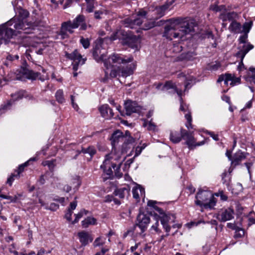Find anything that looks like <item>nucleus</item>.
Segmentation results:
<instances>
[{"label": "nucleus", "instance_id": "cd10ccee", "mask_svg": "<svg viewBox=\"0 0 255 255\" xmlns=\"http://www.w3.org/2000/svg\"><path fill=\"white\" fill-rule=\"evenodd\" d=\"M82 226L83 228H87L89 225H95L97 224V220L92 217H88L82 221Z\"/></svg>", "mask_w": 255, "mask_h": 255}, {"label": "nucleus", "instance_id": "5701e85b", "mask_svg": "<svg viewBox=\"0 0 255 255\" xmlns=\"http://www.w3.org/2000/svg\"><path fill=\"white\" fill-rule=\"evenodd\" d=\"M182 130L185 129L181 128L179 131L176 130H171L170 131L169 138L172 142L174 143H178L183 138Z\"/></svg>", "mask_w": 255, "mask_h": 255}, {"label": "nucleus", "instance_id": "473e14b6", "mask_svg": "<svg viewBox=\"0 0 255 255\" xmlns=\"http://www.w3.org/2000/svg\"><path fill=\"white\" fill-rule=\"evenodd\" d=\"M55 97L56 100L60 103H63L65 102L62 90L60 89L56 92L55 94Z\"/></svg>", "mask_w": 255, "mask_h": 255}, {"label": "nucleus", "instance_id": "a878e982", "mask_svg": "<svg viewBox=\"0 0 255 255\" xmlns=\"http://www.w3.org/2000/svg\"><path fill=\"white\" fill-rule=\"evenodd\" d=\"M152 225L149 229V232L152 234H159L161 232V229L159 228V224L157 218L155 217L153 219V223L152 222Z\"/></svg>", "mask_w": 255, "mask_h": 255}, {"label": "nucleus", "instance_id": "6ab92c4d", "mask_svg": "<svg viewBox=\"0 0 255 255\" xmlns=\"http://www.w3.org/2000/svg\"><path fill=\"white\" fill-rule=\"evenodd\" d=\"M78 236L80 242L82 246H85L88 245L89 242H92L93 238L88 232L82 231L78 233Z\"/></svg>", "mask_w": 255, "mask_h": 255}, {"label": "nucleus", "instance_id": "20e7f679", "mask_svg": "<svg viewBox=\"0 0 255 255\" xmlns=\"http://www.w3.org/2000/svg\"><path fill=\"white\" fill-rule=\"evenodd\" d=\"M124 159L125 158L121 159L120 152L112 151L106 155L105 159L100 167L103 172L108 175L107 178H109L113 175L112 168L114 169L115 176L117 177L121 178L123 174L120 171V168Z\"/></svg>", "mask_w": 255, "mask_h": 255}, {"label": "nucleus", "instance_id": "37998d69", "mask_svg": "<svg viewBox=\"0 0 255 255\" xmlns=\"http://www.w3.org/2000/svg\"><path fill=\"white\" fill-rule=\"evenodd\" d=\"M105 244V241L102 239L101 237L97 238L93 243V246L95 247H99Z\"/></svg>", "mask_w": 255, "mask_h": 255}, {"label": "nucleus", "instance_id": "b1692460", "mask_svg": "<svg viewBox=\"0 0 255 255\" xmlns=\"http://www.w3.org/2000/svg\"><path fill=\"white\" fill-rule=\"evenodd\" d=\"M67 32L72 33L73 31L68 22H65L62 24L61 31L60 32V35L61 36V38L64 39L68 37V34L67 33Z\"/></svg>", "mask_w": 255, "mask_h": 255}, {"label": "nucleus", "instance_id": "423d86ee", "mask_svg": "<svg viewBox=\"0 0 255 255\" xmlns=\"http://www.w3.org/2000/svg\"><path fill=\"white\" fill-rule=\"evenodd\" d=\"M146 12L143 10L139 11L135 15L131 18H128L125 19L126 26L131 28H135L136 26H140L144 22L147 20Z\"/></svg>", "mask_w": 255, "mask_h": 255}, {"label": "nucleus", "instance_id": "09e8293b", "mask_svg": "<svg viewBox=\"0 0 255 255\" xmlns=\"http://www.w3.org/2000/svg\"><path fill=\"white\" fill-rule=\"evenodd\" d=\"M145 146L146 145H145V144H143L142 146H137L135 148V153L134 157L138 156Z\"/></svg>", "mask_w": 255, "mask_h": 255}, {"label": "nucleus", "instance_id": "f257e3e1", "mask_svg": "<svg viewBox=\"0 0 255 255\" xmlns=\"http://www.w3.org/2000/svg\"><path fill=\"white\" fill-rule=\"evenodd\" d=\"M103 40L100 39L97 40V44L94 49L93 56L98 61H102L104 62V66L106 68L105 70V76L102 79V81L105 82L109 79L108 72L107 70L112 66V64H126L131 63L129 65L122 68H114L111 70L110 76L111 78H115L117 76L127 77L133 74L136 68V62L133 61V58L132 56H122L118 54H114L109 57L107 60L105 59L106 55L104 52H102L101 48Z\"/></svg>", "mask_w": 255, "mask_h": 255}, {"label": "nucleus", "instance_id": "a211bd4d", "mask_svg": "<svg viewBox=\"0 0 255 255\" xmlns=\"http://www.w3.org/2000/svg\"><path fill=\"white\" fill-rule=\"evenodd\" d=\"M249 153L239 150L236 152L232 159V164L234 166L239 165L243 160L247 158Z\"/></svg>", "mask_w": 255, "mask_h": 255}, {"label": "nucleus", "instance_id": "f3484780", "mask_svg": "<svg viewBox=\"0 0 255 255\" xmlns=\"http://www.w3.org/2000/svg\"><path fill=\"white\" fill-rule=\"evenodd\" d=\"M174 2V0H171L170 1L166 2L164 4L156 7L154 10V13H156L157 15L155 18H158L163 16L165 14V11L170 9V7Z\"/></svg>", "mask_w": 255, "mask_h": 255}, {"label": "nucleus", "instance_id": "39448f33", "mask_svg": "<svg viewBox=\"0 0 255 255\" xmlns=\"http://www.w3.org/2000/svg\"><path fill=\"white\" fill-rule=\"evenodd\" d=\"M195 204L199 206H204L205 208L211 209L216 203V198L212 193L208 191H200L196 196Z\"/></svg>", "mask_w": 255, "mask_h": 255}, {"label": "nucleus", "instance_id": "9d476101", "mask_svg": "<svg viewBox=\"0 0 255 255\" xmlns=\"http://www.w3.org/2000/svg\"><path fill=\"white\" fill-rule=\"evenodd\" d=\"M150 222L148 215L140 212L136 218V225L140 229L141 232H144Z\"/></svg>", "mask_w": 255, "mask_h": 255}, {"label": "nucleus", "instance_id": "0e129e2a", "mask_svg": "<svg viewBox=\"0 0 255 255\" xmlns=\"http://www.w3.org/2000/svg\"><path fill=\"white\" fill-rule=\"evenodd\" d=\"M71 102H72L73 107L74 108V109L75 110L78 111L79 109V108H78V105L77 104H75L74 102V96H72V95L71 96Z\"/></svg>", "mask_w": 255, "mask_h": 255}, {"label": "nucleus", "instance_id": "5fc2aeb1", "mask_svg": "<svg viewBox=\"0 0 255 255\" xmlns=\"http://www.w3.org/2000/svg\"><path fill=\"white\" fill-rule=\"evenodd\" d=\"M103 14V11L102 10L95 11L94 12V17L96 19H100L102 18L101 15H102Z\"/></svg>", "mask_w": 255, "mask_h": 255}, {"label": "nucleus", "instance_id": "e433bc0d", "mask_svg": "<svg viewBox=\"0 0 255 255\" xmlns=\"http://www.w3.org/2000/svg\"><path fill=\"white\" fill-rule=\"evenodd\" d=\"M128 190L125 188L118 189L115 190V194L116 196H119L121 198H124L125 195V192Z\"/></svg>", "mask_w": 255, "mask_h": 255}, {"label": "nucleus", "instance_id": "9b49d317", "mask_svg": "<svg viewBox=\"0 0 255 255\" xmlns=\"http://www.w3.org/2000/svg\"><path fill=\"white\" fill-rule=\"evenodd\" d=\"M180 100V110L185 113V118L187 120V123L185 124L186 128L188 129H192L193 128L192 125V118L191 117V113L189 111L188 106L183 103L182 98Z\"/></svg>", "mask_w": 255, "mask_h": 255}, {"label": "nucleus", "instance_id": "58836bf2", "mask_svg": "<svg viewBox=\"0 0 255 255\" xmlns=\"http://www.w3.org/2000/svg\"><path fill=\"white\" fill-rule=\"evenodd\" d=\"M55 160H46L42 162V165L44 166H47L50 170H53L55 167Z\"/></svg>", "mask_w": 255, "mask_h": 255}, {"label": "nucleus", "instance_id": "603ef678", "mask_svg": "<svg viewBox=\"0 0 255 255\" xmlns=\"http://www.w3.org/2000/svg\"><path fill=\"white\" fill-rule=\"evenodd\" d=\"M206 133L209 135H210L214 140L215 141L219 140L218 135L214 133L213 132L206 131Z\"/></svg>", "mask_w": 255, "mask_h": 255}, {"label": "nucleus", "instance_id": "79ce46f5", "mask_svg": "<svg viewBox=\"0 0 255 255\" xmlns=\"http://www.w3.org/2000/svg\"><path fill=\"white\" fill-rule=\"evenodd\" d=\"M155 201L150 200L148 201L147 205L149 207H153L155 209V210L157 211L158 213H161L162 209L159 207H157L156 205H155Z\"/></svg>", "mask_w": 255, "mask_h": 255}, {"label": "nucleus", "instance_id": "ddd939ff", "mask_svg": "<svg viewBox=\"0 0 255 255\" xmlns=\"http://www.w3.org/2000/svg\"><path fill=\"white\" fill-rule=\"evenodd\" d=\"M125 109L126 115L129 116L132 113L139 112L141 108L135 102L128 101L125 103Z\"/></svg>", "mask_w": 255, "mask_h": 255}, {"label": "nucleus", "instance_id": "052dcab7", "mask_svg": "<svg viewBox=\"0 0 255 255\" xmlns=\"http://www.w3.org/2000/svg\"><path fill=\"white\" fill-rule=\"evenodd\" d=\"M192 83H193L192 79H191L190 80H188L185 84V90H186L187 89H189L191 87V85H190L192 84Z\"/></svg>", "mask_w": 255, "mask_h": 255}, {"label": "nucleus", "instance_id": "ea45409f", "mask_svg": "<svg viewBox=\"0 0 255 255\" xmlns=\"http://www.w3.org/2000/svg\"><path fill=\"white\" fill-rule=\"evenodd\" d=\"M144 126L147 127V129L149 130H152L154 131L157 130V128L156 125L154 123L152 122L151 121L149 122L148 124H144Z\"/></svg>", "mask_w": 255, "mask_h": 255}, {"label": "nucleus", "instance_id": "680f3d73", "mask_svg": "<svg viewBox=\"0 0 255 255\" xmlns=\"http://www.w3.org/2000/svg\"><path fill=\"white\" fill-rule=\"evenodd\" d=\"M15 176L14 175H11L7 180V183L10 186H11L12 182L14 181V177Z\"/></svg>", "mask_w": 255, "mask_h": 255}, {"label": "nucleus", "instance_id": "c9c22d12", "mask_svg": "<svg viewBox=\"0 0 255 255\" xmlns=\"http://www.w3.org/2000/svg\"><path fill=\"white\" fill-rule=\"evenodd\" d=\"M176 86L174 83L170 81H167L163 86L162 90H168L170 89H175Z\"/></svg>", "mask_w": 255, "mask_h": 255}, {"label": "nucleus", "instance_id": "8fccbe9b", "mask_svg": "<svg viewBox=\"0 0 255 255\" xmlns=\"http://www.w3.org/2000/svg\"><path fill=\"white\" fill-rule=\"evenodd\" d=\"M59 208V205L54 203H52L50 205L49 207H46L45 209H49L50 210L54 211L57 210Z\"/></svg>", "mask_w": 255, "mask_h": 255}, {"label": "nucleus", "instance_id": "e2e57ef3", "mask_svg": "<svg viewBox=\"0 0 255 255\" xmlns=\"http://www.w3.org/2000/svg\"><path fill=\"white\" fill-rule=\"evenodd\" d=\"M224 7V6L223 5H221V6H215L214 7H213L212 8V9L213 10V11H215L216 12H217V11H221L222 10V9Z\"/></svg>", "mask_w": 255, "mask_h": 255}, {"label": "nucleus", "instance_id": "4468645a", "mask_svg": "<svg viewBox=\"0 0 255 255\" xmlns=\"http://www.w3.org/2000/svg\"><path fill=\"white\" fill-rule=\"evenodd\" d=\"M234 212L231 208H228L222 211L219 213L217 218L221 222H226L234 218Z\"/></svg>", "mask_w": 255, "mask_h": 255}, {"label": "nucleus", "instance_id": "69168bd1", "mask_svg": "<svg viewBox=\"0 0 255 255\" xmlns=\"http://www.w3.org/2000/svg\"><path fill=\"white\" fill-rule=\"evenodd\" d=\"M245 164L248 169L249 173L250 174H251V168L253 166V163L251 162H249V163H245Z\"/></svg>", "mask_w": 255, "mask_h": 255}, {"label": "nucleus", "instance_id": "393cba45", "mask_svg": "<svg viewBox=\"0 0 255 255\" xmlns=\"http://www.w3.org/2000/svg\"><path fill=\"white\" fill-rule=\"evenodd\" d=\"M228 29L230 31L234 33H240L242 32L241 24L237 21L231 22Z\"/></svg>", "mask_w": 255, "mask_h": 255}, {"label": "nucleus", "instance_id": "3c124183", "mask_svg": "<svg viewBox=\"0 0 255 255\" xmlns=\"http://www.w3.org/2000/svg\"><path fill=\"white\" fill-rule=\"evenodd\" d=\"M15 248L14 244L11 245L8 248L9 252L10 253L13 254V255H19L18 253L15 250Z\"/></svg>", "mask_w": 255, "mask_h": 255}, {"label": "nucleus", "instance_id": "6e6d98bb", "mask_svg": "<svg viewBox=\"0 0 255 255\" xmlns=\"http://www.w3.org/2000/svg\"><path fill=\"white\" fill-rule=\"evenodd\" d=\"M72 2V0H63L62 2L63 4L64 8H66L69 6Z\"/></svg>", "mask_w": 255, "mask_h": 255}, {"label": "nucleus", "instance_id": "aec40b11", "mask_svg": "<svg viewBox=\"0 0 255 255\" xmlns=\"http://www.w3.org/2000/svg\"><path fill=\"white\" fill-rule=\"evenodd\" d=\"M254 48V45L250 43H245L239 51L236 53V56L243 60L245 55L252 49Z\"/></svg>", "mask_w": 255, "mask_h": 255}, {"label": "nucleus", "instance_id": "bb28decb", "mask_svg": "<svg viewBox=\"0 0 255 255\" xmlns=\"http://www.w3.org/2000/svg\"><path fill=\"white\" fill-rule=\"evenodd\" d=\"M132 192L133 197L136 200H139L140 199V196H142L144 194V189L139 185H137L134 187L132 189Z\"/></svg>", "mask_w": 255, "mask_h": 255}, {"label": "nucleus", "instance_id": "c03bdc74", "mask_svg": "<svg viewBox=\"0 0 255 255\" xmlns=\"http://www.w3.org/2000/svg\"><path fill=\"white\" fill-rule=\"evenodd\" d=\"M248 76L250 78L251 80L255 83V68H250Z\"/></svg>", "mask_w": 255, "mask_h": 255}, {"label": "nucleus", "instance_id": "de8ad7c7", "mask_svg": "<svg viewBox=\"0 0 255 255\" xmlns=\"http://www.w3.org/2000/svg\"><path fill=\"white\" fill-rule=\"evenodd\" d=\"M71 184L73 186L74 189H78L80 185V182L79 178L77 177L74 178L71 183Z\"/></svg>", "mask_w": 255, "mask_h": 255}, {"label": "nucleus", "instance_id": "c756f323", "mask_svg": "<svg viewBox=\"0 0 255 255\" xmlns=\"http://www.w3.org/2000/svg\"><path fill=\"white\" fill-rule=\"evenodd\" d=\"M144 24L142 26L141 29L144 30H148L155 26V21L152 19H148L143 22Z\"/></svg>", "mask_w": 255, "mask_h": 255}, {"label": "nucleus", "instance_id": "bf43d9fd", "mask_svg": "<svg viewBox=\"0 0 255 255\" xmlns=\"http://www.w3.org/2000/svg\"><path fill=\"white\" fill-rule=\"evenodd\" d=\"M28 161L25 162L24 163L20 165L18 167V174L20 172H22L24 170L25 167L27 166L28 165Z\"/></svg>", "mask_w": 255, "mask_h": 255}, {"label": "nucleus", "instance_id": "7ed1b4c3", "mask_svg": "<svg viewBox=\"0 0 255 255\" xmlns=\"http://www.w3.org/2000/svg\"><path fill=\"white\" fill-rule=\"evenodd\" d=\"M170 24L165 27L163 36L172 40L182 39L184 36L193 30V25L187 21L181 22L179 19H171Z\"/></svg>", "mask_w": 255, "mask_h": 255}, {"label": "nucleus", "instance_id": "7c9ffc66", "mask_svg": "<svg viewBox=\"0 0 255 255\" xmlns=\"http://www.w3.org/2000/svg\"><path fill=\"white\" fill-rule=\"evenodd\" d=\"M86 3V11L88 12H92L95 8V4L96 0H85Z\"/></svg>", "mask_w": 255, "mask_h": 255}, {"label": "nucleus", "instance_id": "49530a36", "mask_svg": "<svg viewBox=\"0 0 255 255\" xmlns=\"http://www.w3.org/2000/svg\"><path fill=\"white\" fill-rule=\"evenodd\" d=\"M0 197L3 198V199H6L10 200L11 202H15L17 200V196L15 195L14 197L9 196H6L3 194H0Z\"/></svg>", "mask_w": 255, "mask_h": 255}, {"label": "nucleus", "instance_id": "c85d7f7f", "mask_svg": "<svg viewBox=\"0 0 255 255\" xmlns=\"http://www.w3.org/2000/svg\"><path fill=\"white\" fill-rule=\"evenodd\" d=\"M223 183L225 184L229 190L230 189V182L231 177L229 173L224 172L222 175Z\"/></svg>", "mask_w": 255, "mask_h": 255}, {"label": "nucleus", "instance_id": "4d7b16f0", "mask_svg": "<svg viewBox=\"0 0 255 255\" xmlns=\"http://www.w3.org/2000/svg\"><path fill=\"white\" fill-rule=\"evenodd\" d=\"M77 202L74 201L70 203V207L68 209V210L71 211L73 212L74 210H75L77 207Z\"/></svg>", "mask_w": 255, "mask_h": 255}, {"label": "nucleus", "instance_id": "338daca9", "mask_svg": "<svg viewBox=\"0 0 255 255\" xmlns=\"http://www.w3.org/2000/svg\"><path fill=\"white\" fill-rule=\"evenodd\" d=\"M72 187L69 185H65L63 188V190L66 192H69L71 190Z\"/></svg>", "mask_w": 255, "mask_h": 255}, {"label": "nucleus", "instance_id": "864d4df0", "mask_svg": "<svg viewBox=\"0 0 255 255\" xmlns=\"http://www.w3.org/2000/svg\"><path fill=\"white\" fill-rule=\"evenodd\" d=\"M248 38V34H245L243 35H242L239 38V42L240 43H244V44L246 43V40Z\"/></svg>", "mask_w": 255, "mask_h": 255}, {"label": "nucleus", "instance_id": "774afa93", "mask_svg": "<svg viewBox=\"0 0 255 255\" xmlns=\"http://www.w3.org/2000/svg\"><path fill=\"white\" fill-rule=\"evenodd\" d=\"M219 18L222 19L223 21H225L228 20L227 17V13H221L220 15Z\"/></svg>", "mask_w": 255, "mask_h": 255}, {"label": "nucleus", "instance_id": "dca6fc26", "mask_svg": "<svg viewBox=\"0 0 255 255\" xmlns=\"http://www.w3.org/2000/svg\"><path fill=\"white\" fill-rule=\"evenodd\" d=\"M99 111L101 116L105 119H111L114 116L113 110L107 104H104L99 107Z\"/></svg>", "mask_w": 255, "mask_h": 255}, {"label": "nucleus", "instance_id": "2f4dec72", "mask_svg": "<svg viewBox=\"0 0 255 255\" xmlns=\"http://www.w3.org/2000/svg\"><path fill=\"white\" fill-rule=\"evenodd\" d=\"M253 23L252 21H250L248 22H245L243 25V32L245 34H248V33L250 32L252 26H253Z\"/></svg>", "mask_w": 255, "mask_h": 255}, {"label": "nucleus", "instance_id": "a19ab883", "mask_svg": "<svg viewBox=\"0 0 255 255\" xmlns=\"http://www.w3.org/2000/svg\"><path fill=\"white\" fill-rule=\"evenodd\" d=\"M39 74L37 72H34L33 71H29L27 74L28 79L35 80L39 78Z\"/></svg>", "mask_w": 255, "mask_h": 255}, {"label": "nucleus", "instance_id": "2eb2a0df", "mask_svg": "<svg viewBox=\"0 0 255 255\" xmlns=\"http://www.w3.org/2000/svg\"><path fill=\"white\" fill-rule=\"evenodd\" d=\"M160 216L158 217V219L160 220L161 224H162L163 228L167 233L166 236H169V233L170 231L171 227L168 225V222L170 219V217L165 214L163 210L162 209L161 213H159Z\"/></svg>", "mask_w": 255, "mask_h": 255}, {"label": "nucleus", "instance_id": "f704fd0d", "mask_svg": "<svg viewBox=\"0 0 255 255\" xmlns=\"http://www.w3.org/2000/svg\"><path fill=\"white\" fill-rule=\"evenodd\" d=\"M88 212V211L85 209L81 210L78 214L75 215V219L73 221L72 223L75 224L78 222L79 219L82 218L84 215H86Z\"/></svg>", "mask_w": 255, "mask_h": 255}, {"label": "nucleus", "instance_id": "412c9836", "mask_svg": "<svg viewBox=\"0 0 255 255\" xmlns=\"http://www.w3.org/2000/svg\"><path fill=\"white\" fill-rule=\"evenodd\" d=\"M121 133H122L120 131H117L112 135V138L114 139L115 141H116V138L117 137H118L119 139H120L122 141H124V147H125V146L129 145L130 144H131L133 142H134V140L132 137L129 136L128 138L124 137L121 136Z\"/></svg>", "mask_w": 255, "mask_h": 255}, {"label": "nucleus", "instance_id": "f8f14e48", "mask_svg": "<svg viewBox=\"0 0 255 255\" xmlns=\"http://www.w3.org/2000/svg\"><path fill=\"white\" fill-rule=\"evenodd\" d=\"M72 29L77 28L80 26V29L85 30L87 28V25L85 23V16L83 15H78L73 21L67 22Z\"/></svg>", "mask_w": 255, "mask_h": 255}, {"label": "nucleus", "instance_id": "72a5a7b5", "mask_svg": "<svg viewBox=\"0 0 255 255\" xmlns=\"http://www.w3.org/2000/svg\"><path fill=\"white\" fill-rule=\"evenodd\" d=\"M82 152L83 153H88L91 157H92L96 152V149L93 146H89L88 148H83Z\"/></svg>", "mask_w": 255, "mask_h": 255}, {"label": "nucleus", "instance_id": "a18cd8bd", "mask_svg": "<svg viewBox=\"0 0 255 255\" xmlns=\"http://www.w3.org/2000/svg\"><path fill=\"white\" fill-rule=\"evenodd\" d=\"M80 43L85 49L88 48L89 47L90 41L88 38L81 37L80 39Z\"/></svg>", "mask_w": 255, "mask_h": 255}, {"label": "nucleus", "instance_id": "1a4fd4ad", "mask_svg": "<svg viewBox=\"0 0 255 255\" xmlns=\"http://www.w3.org/2000/svg\"><path fill=\"white\" fill-rule=\"evenodd\" d=\"M223 81L226 85H228V83L230 82V85L232 87L241 83V78L240 77H236L234 75L230 73H226L220 75L217 80V82L220 83Z\"/></svg>", "mask_w": 255, "mask_h": 255}, {"label": "nucleus", "instance_id": "4c0bfd02", "mask_svg": "<svg viewBox=\"0 0 255 255\" xmlns=\"http://www.w3.org/2000/svg\"><path fill=\"white\" fill-rule=\"evenodd\" d=\"M238 15L236 12H230L227 13V17L228 20L231 21H236V19L238 18Z\"/></svg>", "mask_w": 255, "mask_h": 255}, {"label": "nucleus", "instance_id": "13d9d810", "mask_svg": "<svg viewBox=\"0 0 255 255\" xmlns=\"http://www.w3.org/2000/svg\"><path fill=\"white\" fill-rule=\"evenodd\" d=\"M73 214V212L70 210L67 211V212L66 213L65 217L66 219L69 221H70L71 220V216Z\"/></svg>", "mask_w": 255, "mask_h": 255}, {"label": "nucleus", "instance_id": "0eeeda50", "mask_svg": "<svg viewBox=\"0 0 255 255\" xmlns=\"http://www.w3.org/2000/svg\"><path fill=\"white\" fill-rule=\"evenodd\" d=\"M67 58L73 61V69L75 71L73 73L74 77H76L78 73L76 72L79 65H82L85 63L86 59L82 58L77 50H74L72 53L66 54Z\"/></svg>", "mask_w": 255, "mask_h": 255}, {"label": "nucleus", "instance_id": "f03ea898", "mask_svg": "<svg viewBox=\"0 0 255 255\" xmlns=\"http://www.w3.org/2000/svg\"><path fill=\"white\" fill-rule=\"evenodd\" d=\"M28 15L29 12L28 11L21 9L19 10L17 15L14 16L4 24L8 27H12L13 28L15 35L21 33L22 31L27 33H30L29 31L26 30L29 29H33L36 26H44L43 22L35 21L34 22H32L31 21H27L26 18Z\"/></svg>", "mask_w": 255, "mask_h": 255}, {"label": "nucleus", "instance_id": "6e6552de", "mask_svg": "<svg viewBox=\"0 0 255 255\" xmlns=\"http://www.w3.org/2000/svg\"><path fill=\"white\" fill-rule=\"evenodd\" d=\"M183 139L185 140V144L189 149H193L196 146H201L205 143V141L197 142L193 136V131L188 132L186 130H182Z\"/></svg>", "mask_w": 255, "mask_h": 255}, {"label": "nucleus", "instance_id": "4be33fe9", "mask_svg": "<svg viewBox=\"0 0 255 255\" xmlns=\"http://www.w3.org/2000/svg\"><path fill=\"white\" fill-rule=\"evenodd\" d=\"M140 42L139 36L129 35L126 39V43L129 46L133 48H137Z\"/></svg>", "mask_w": 255, "mask_h": 255}]
</instances>
